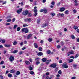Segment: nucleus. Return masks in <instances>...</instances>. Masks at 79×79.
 Listing matches in <instances>:
<instances>
[{"label":"nucleus","instance_id":"nucleus-1","mask_svg":"<svg viewBox=\"0 0 79 79\" xmlns=\"http://www.w3.org/2000/svg\"><path fill=\"white\" fill-rule=\"evenodd\" d=\"M22 32H25V33H29V29L27 28H23L22 29Z\"/></svg>","mask_w":79,"mask_h":79},{"label":"nucleus","instance_id":"nucleus-2","mask_svg":"<svg viewBox=\"0 0 79 79\" xmlns=\"http://www.w3.org/2000/svg\"><path fill=\"white\" fill-rule=\"evenodd\" d=\"M62 67L64 68H68V65H67V63L66 62L63 63L62 65Z\"/></svg>","mask_w":79,"mask_h":79},{"label":"nucleus","instance_id":"nucleus-3","mask_svg":"<svg viewBox=\"0 0 79 79\" xmlns=\"http://www.w3.org/2000/svg\"><path fill=\"white\" fill-rule=\"evenodd\" d=\"M56 66V64L55 63L52 64L49 66L50 68H55Z\"/></svg>","mask_w":79,"mask_h":79},{"label":"nucleus","instance_id":"nucleus-4","mask_svg":"<svg viewBox=\"0 0 79 79\" xmlns=\"http://www.w3.org/2000/svg\"><path fill=\"white\" fill-rule=\"evenodd\" d=\"M28 13L29 11L28 10H25L22 12V15L24 16H26Z\"/></svg>","mask_w":79,"mask_h":79},{"label":"nucleus","instance_id":"nucleus-5","mask_svg":"<svg viewBox=\"0 0 79 79\" xmlns=\"http://www.w3.org/2000/svg\"><path fill=\"white\" fill-rule=\"evenodd\" d=\"M15 60V58L13 56H11L9 58V61L10 62H13Z\"/></svg>","mask_w":79,"mask_h":79},{"label":"nucleus","instance_id":"nucleus-6","mask_svg":"<svg viewBox=\"0 0 79 79\" xmlns=\"http://www.w3.org/2000/svg\"><path fill=\"white\" fill-rule=\"evenodd\" d=\"M60 16H61V17H64V15L63 14L59 13L57 14L58 17H60Z\"/></svg>","mask_w":79,"mask_h":79},{"label":"nucleus","instance_id":"nucleus-7","mask_svg":"<svg viewBox=\"0 0 79 79\" xmlns=\"http://www.w3.org/2000/svg\"><path fill=\"white\" fill-rule=\"evenodd\" d=\"M38 56H42L44 55V53H42V52H40L37 54Z\"/></svg>","mask_w":79,"mask_h":79},{"label":"nucleus","instance_id":"nucleus-8","mask_svg":"<svg viewBox=\"0 0 79 79\" xmlns=\"http://www.w3.org/2000/svg\"><path fill=\"white\" fill-rule=\"evenodd\" d=\"M10 73H15L16 72V71L13 69L11 70L10 71Z\"/></svg>","mask_w":79,"mask_h":79},{"label":"nucleus","instance_id":"nucleus-9","mask_svg":"<svg viewBox=\"0 0 79 79\" xmlns=\"http://www.w3.org/2000/svg\"><path fill=\"white\" fill-rule=\"evenodd\" d=\"M18 52V51L17 50H15L12 52H10L11 53H14V54L15 53H16L17 52Z\"/></svg>","mask_w":79,"mask_h":79},{"label":"nucleus","instance_id":"nucleus-10","mask_svg":"<svg viewBox=\"0 0 79 79\" xmlns=\"http://www.w3.org/2000/svg\"><path fill=\"white\" fill-rule=\"evenodd\" d=\"M67 60L69 61V63H72L73 61V59H68Z\"/></svg>","mask_w":79,"mask_h":79},{"label":"nucleus","instance_id":"nucleus-11","mask_svg":"<svg viewBox=\"0 0 79 79\" xmlns=\"http://www.w3.org/2000/svg\"><path fill=\"white\" fill-rule=\"evenodd\" d=\"M48 26V24L47 23H45V24H43L42 26V27H46V26Z\"/></svg>","mask_w":79,"mask_h":79},{"label":"nucleus","instance_id":"nucleus-12","mask_svg":"<svg viewBox=\"0 0 79 79\" xmlns=\"http://www.w3.org/2000/svg\"><path fill=\"white\" fill-rule=\"evenodd\" d=\"M32 36V34H29V35H28L27 37V39H29L31 36Z\"/></svg>","mask_w":79,"mask_h":79},{"label":"nucleus","instance_id":"nucleus-13","mask_svg":"<svg viewBox=\"0 0 79 79\" xmlns=\"http://www.w3.org/2000/svg\"><path fill=\"white\" fill-rule=\"evenodd\" d=\"M34 45L35 46V48H38V45H37V43H35L34 44Z\"/></svg>","mask_w":79,"mask_h":79},{"label":"nucleus","instance_id":"nucleus-14","mask_svg":"<svg viewBox=\"0 0 79 79\" xmlns=\"http://www.w3.org/2000/svg\"><path fill=\"white\" fill-rule=\"evenodd\" d=\"M47 61V59L45 58H43L42 59V61L43 62H45Z\"/></svg>","mask_w":79,"mask_h":79},{"label":"nucleus","instance_id":"nucleus-15","mask_svg":"<svg viewBox=\"0 0 79 79\" xmlns=\"http://www.w3.org/2000/svg\"><path fill=\"white\" fill-rule=\"evenodd\" d=\"M25 62L26 63V64H27V65H29V64H30V62L26 60Z\"/></svg>","mask_w":79,"mask_h":79},{"label":"nucleus","instance_id":"nucleus-16","mask_svg":"<svg viewBox=\"0 0 79 79\" xmlns=\"http://www.w3.org/2000/svg\"><path fill=\"white\" fill-rule=\"evenodd\" d=\"M21 11H22V10H17L16 12L18 14H20Z\"/></svg>","mask_w":79,"mask_h":79},{"label":"nucleus","instance_id":"nucleus-17","mask_svg":"<svg viewBox=\"0 0 79 79\" xmlns=\"http://www.w3.org/2000/svg\"><path fill=\"white\" fill-rule=\"evenodd\" d=\"M4 46H5L6 47H11V45L5 44H4Z\"/></svg>","mask_w":79,"mask_h":79},{"label":"nucleus","instance_id":"nucleus-18","mask_svg":"<svg viewBox=\"0 0 79 79\" xmlns=\"http://www.w3.org/2000/svg\"><path fill=\"white\" fill-rule=\"evenodd\" d=\"M20 72L17 71L16 73V74L17 76H18V75H19V74H20Z\"/></svg>","mask_w":79,"mask_h":79},{"label":"nucleus","instance_id":"nucleus-19","mask_svg":"<svg viewBox=\"0 0 79 79\" xmlns=\"http://www.w3.org/2000/svg\"><path fill=\"white\" fill-rule=\"evenodd\" d=\"M73 28L74 29H75V30H76V29H78V27L76 26H74L73 27Z\"/></svg>","mask_w":79,"mask_h":79},{"label":"nucleus","instance_id":"nucleus-20","mask_svg":"<svg viewBox=\"0 0 79 79\" xmlns=\"http://www.w3.org/2000/svg\"><path fill=\"white\" fill-rule=\"evenodd\" d=\"M52 40H53L52 38H50L48 39V41H49V42H51L52 41Z\"/></svg>","mask_w":79,"mask_h":79},{"label":"nucleus","instance_id":"nucleus-21","mask_svg":"<svg viewBox=\"0 0 79 79\" xmlns=\"http://www.w3.org/2000/svg\"><path fill=\"white\" fill-rule=\"evenodd\" d=\"M8 76L9 77H12V74L10 73H9L8 75Z\"/></svg>","mask_w":79,"mask_h":79},{"label":"nucleus","instance_id":"nucleus-22","mask_svg":"<svg viewBox=\"0 0 79 79\" xmlns=\"http://www.w3.org/2000/svg\"><path fill=\"white\" fill-rule=\"evenodd\" d=\"M50 15L52 17H53L55 15V13H51L50 14Z\"/></svg>","mask_w":79,"mask_h":79},{"label":"nucleus","instance_id":"nucleus-23","mask_svg":"<svg viewBox=\"0 0 79 79\" xmlns=\"http://www.w3.org/2000/svg\"><path fill=\"white\" fill-rule=\"evenodd\" d=\"M28 16L29 17H31L32 16V14L31 13H28Z\"/></svg>","mask_w":79,"mask_h":79},{"label":"nucleus","instance_id":"nucleus-24","mask_svg":"<svg viewBox=\"0 0 79 79\" xmlns=\"http://www.w3.org/2000/svg\"><path fill=\"white\" fill-rule=\"evenodd\" d=\"M47 53H48V54H50V53H51V51L50 50H48L47 51Z\"/></svg>","mask_w":79,"mask_h":79},{"label":"nucleus","instance_id":"nucleus-25","mask_svg":"<svg viewBox=\"0 0 79 79\" xmlns=\"http://www.w3.org/2000/svg\"><path fill=\"white\" fill-rule=\"evenodd\" d=\"M29 69L30 70V71H32L33 69V68L31 67V66H30L29 67Z\"/></svg>","mask_w":79,"mask_h":79},{"label":"nucleus","instance_id":"nucleus-26","mask_svg":"<svg viewBox=\"0 0 79 79\" xmlns=\"http://www.w3.org/2000/svg\"><path fill=\"white\" fill-rule=\"evenodd\" d=\"M5 42H6V41L5 40H2V44H5Z\"/></svg>","mask_w":79,"mask_h":79},{"label":"nucleus","instance_id":"nucleus-27","mask_svg":"<svg viewBox=\"0 0 79 79\" xmlns=\"http://www.w3.org/2000/svg\"><path fill=\"white\" fill-rule=\"evenodd\" d=\"M30 74H31V75H33L34 74V72L33 71H31L30 72Z\"/></svg>","mask_w":79,"mask_h":79},{"label":"nucleus","instance_id":"nucleus-28","mask_svg":"<svg viewBox=\"0 0 79 79\" xmlns=\"http://www.w3.org/2000/svg\"><path fill=\"white\" fill-rule=\"evenodd\" d=\"M65 13L66 15H68V14H69V11L68 10H66L65 12Z\"/></svg>","mask_w":79,"mask_h":79},{"label":"nucleus","instance_id":"nucleus-29","mask_svg":"<svg viewBox=\"0 0 79 79\" xmlns=\"http://www.w3.org/2000/svg\"><path fill=\"white\" fill-rule=\"evenodd\" d=\"M39 51L41 52V51H42V48L41 47H40L39 48Z\"/></svg>","mask_w":79,"mask_h":79},{"label":"nucleus","instance_id":"nucleus-30","mask_svg":"<svg viewBox=\"0 0 79 79\" xmlns=\"http://www.w3.org/2000/svg\"><path fill=\"white\" fill-rule=\"evenodd\" d=\"M79 56V54H77L75 56V58H77L78 56Z\"/></svg>","mask_w":79,"mask_h":79},{"label":"nucleus","instance_id":"nucleus-31","mask_svg":"<svg viewBox=\"0 0 79 79\" xmlns=\"http://www.w3.org/2000/svg\"><path fill=\"white\" fill-rule=\"evenodd\" d=\"M71 38L72 39H75V37L73 35H72L71 36Z\"/></svg>","mask_w":79,"mask_h":79},{"label":"nucleus","instance_id":"nucleus-32","mask_svg":"<svg viewBox=\"0 0 79 79\" xmlns=\"http://www.w3.org/2000/svg\"><path fill=\"white\" fill-rule=\"evenodd\" d=\"M16 44H17V42H16V41H15L14 42L13 45H16Z\"/></svg>","mask_w":79,"mask_h":79},{"label":"nucleus","instance_id":"nucleus-33","mask_svg":"<svg viewBox=\"0 0 79 79\" xmlns=\"http://www.w3.org/2000/svg\"><path fill=\"white\" fill-rule=\"evenodd\" d=\"M27 20L28 22H29V23H31V18L27 19Z\"/></svg>","mask_w":79,"mask_h":79},{"label":"nucleus","instance_id":"nucleus-34","mask_svg":"<svg viewBox=\"0 0 79 79\" xmlns=\"http://www.w3.org/2000/svg\"><path fill=\"white\" fill-rule=\"evenodd\" d=\"M40 19H38L37 20V23H40Z\"/></svg>","mask_w":79,"mask_h":79},{"label":"nucleus","instance_id":"nucleus-35","mask_svg":"<svg viewBox=\"0 0 79 79\" xmlns=\"http://www.w3.org/2000/svg\"><path fill=\"white\" fill-rule=\"evenodd\" d=\"M69 53H70L71 55H73V54H74V52H73V51H71V52H69Z\"/></svg>","mask_w":79,"mask_h":79},{"label":"nucleus","instance_id":"nucleus-36","mask_svg":"<svg viewBox=\"0 0 79 79\" xmlns=\"http://www.w3.org/2000/svg\"><path fill=\"white\" fill-rule=\"evenodd\" d=\"M21 29V28L20 27H18L17 29V31H20V30Z\"/></svg>","mask_w":79,"mask_h":79},{"label":"nucleus","instance_id":"nucleus-37","mask_svg":"<svg viewBox=\"0 0 79 79\" xmlns=\"http://www.w3.org/2000/svg\"><path fill=\"white\" fill-rule=\"evenodd\" d=\"M65 10V8L64 7H62L60 8V10Z\"/></svg>","mask_w":79,"mask_h":79},{"label":"nucleus","instance_id":"nucleus-38","mask_svg":"<svg viewBox=\"0 0 79 79\" xmlns=\"http://www.w3.org/2000/svg\"><path fill=\"white\" fill-rule=\"evenodd\" d=\"M23 27H27V26H28V25L26 24H24L23 25Z\"/></svg>","mask_w":79,"mask_h":79},{"label":"nucleus","instance_id":"nucleus-39","mask_svg":"<svg viewBox=\"0 0 79 79\" xmlns=\"http://www.w3.org/2000/svg\"><path fill=\"white\" fill-rule=\"evenodd\" d=\"M58 74H61V70H59L58 72Z\"/></svg>","mask_w":79,"mask_h":79},{"label":"nucleus","instance_id":"nucleus-40","mask_svg":"<svg viewBox=\"0 0 79 79\" xmlns=\"http://www.w3.org/2000/svg\"><path fill=\"white\" fill-rule=\"evenodd\" d=\"M73 66L74 68H76V67L77 66V64H73Z\"/></svg>","mask_w":79,"mask_h":79},{"label":"nucleus","instance_id":"nucleus-41","mask_svg":"<svg viewBox=\"0 0 79 79\" xmlns=\"http://www.w3.org/2000/svg\"><path fill=\"white\" fill-rule=\"evenodd\" d=\"M11 21V19H7L6 20L7 22H10V21Z\"/></svg>","mask_w":79,"mask_h":79},{"label":"nucleus","instance_id":"nucleus-42","mask_svg":"<svg viewBox=\"0 0 79 79\" xmlns=\"http://www.w3.org/2000/svg\"><path fill=\"white\" fill-rule=\"evenodd\" d=\"M3 63H4V61H2L0 63V64H3Z\"/></svg>","mask_w":79,"mask_h":79},{"label":"nucleus","instance_id":"nucleus-43","mask_svg":"<svg viewBox=\"0 0 79 79\" xmlns=\"http://www.w3.org/2000/svg\"><path fill=\"white\" fill-rule=\"evenodd\" d=\"M57 48H61V46L58 45L57 47Z\"/></svg>","mask_w":79,"mask_h":79},{"label":"nucleus","instance_id":"nucleus-44","mask_svg":"<svg viewBox=\"0 0 79 79\" xmlns=\"http://www.w3.org/2000/svg\"><path fill=\"white\" fill-rule=\"evenodd\" d=\"M40 59L39 58H37L35 59V60L36 61H39Z\"/></svg>","mask_w":79,"mask_h":79},{"label":"nucleus","instance_id":"nucleus-45","mask_svg":"<svg viewBox=\"0 0 79 79\" xmlns=\"http://www.w3.org/2000/svg\"><path fill=\"white\" fill-rule=\"evenodd\" d=\"M55 3V2H52L51 3V5H54Z\"/></svg>","mask_w":79,"mask_h":79},{"label":"nucleus","instance_id":"nucleus-46","mask_svg":"<svg viewBox=\"0 0 79 79\" xmlns=\"http://www.w3.org/2000/svg\"><path fill=\"white\" fill-rule=\"evenodd\" d=\"M43 12L44 13H47V10H44Z\"/></svg>","mask_w":79,"mask_h":79},{"label":"nucleus","instance_id":"nucleus-47","mask_svg":"<svg viewBox=\"0 0 79 79\" xmlns=\"http://www.w3.org/2000/svg\"><path fill=\"white\" fill-rule=\"evenodd\" d=\"M26 8H29V6L28 5H26Z\"/></svg>","mask_w":79,"mask_h":79},{"label":"nucleus","instance_id":"nucleus-48","mask_svg":"<svg viewBox=\"0 0 79 79\" xmlns=\"http://www.w3.org/2000/svg\"><path fill=\"white\" fill-rule=\"evenodd\" d=\"M15 21V18H14L12 19V22L13 23H14Z\"/></svg>","mask_w":79,"mask_h":79},{"label":"nucleus","instance_id":"nucleus-49","mask_svg":"<svg viewBox=\"0 0 79 79\" xmlns=\"http://www.w3.org/2000/svg\"><path fill=\"white\" fill-rule=\"evenodd\" d=\"M17 27V25H14V29H16V28Z\"/></svg>","mask_w":79,"mask_h":79},{"label":"nucleus","instance_id":"nucleus-50","mask_svg":"<svg viewBox=\"0 0 79 79\" xmlns=\"http://www.w3.org/2000/svg\"><path fill=\"white\" fill-rule=\"evenodd\" d=\"M25 22H28V20H27V19H24Z\"/></svg>","mask_w":79,"mask_h":79},{"label":"nucleus","instance_id":"nucleus-51","mask_svg":"<svg viewBox=\"0 0 79 79\" xmlns=\"http://www.w3.org/2000/svg\"><path fill=\"white\" fill-rule=\"evenodd\" d=\"M0 78H1V79H3V77L1 75H0Z\"/></svg>","mask_w":79,"mask_h":79},{"label":"nucleus","instance_id":"nucleus-52","mask_svg":"<svg viewBox=\"0 0 79 79\" xmlns=\"http://www.w3.org/2000/svg\"><path fill=\"white\" fill-rule=\"evenodd\" d=\"M70 58H73V59H74V56H71L70 57Z\"/></svg>","mask_w":79,"mask_h":79},{"label":"nucleus","instance_id":"nucleus-53","mask_svg":"<svg viewBox=\"0 0 79 79\" xmlns=\"http://www.w3.org/2000/svg\"><path fill=\"white\" fill-rule=\"evenodd\" d=\"M55 72H56L58 71V68H56V69H55Z\"/></svg>","mask_w":79,"mask_h":79},{"label":"nucleus","instance_id":"nucleus-54","mask_svg":"<svg viewBox=\"0 0 79 79\" xmlns=\"http://www.w3.org/2000/svg\"><path fill=\"white\" fill-rule=\"evenodd\" d=\"M20 45H21V46H22L23 45V42H21L20 43Z\"/></svg>","mask_w":79,"mask_h":79},{"label":"nucleus","instance_id":"nucleus-55","mask_svg":"<svg viewBox=\"0 0 79 79\" xmlns=\"http://www.w3.org/2000/svg\"><path fill=\"white\" fill-rule=\"evenodd\" d=\"M38 14H37V13H35L34 14V16H37Z\"/></svg>","mask_w":79,"mask_h":79},{"label":"nucleus","instance_id":"nucleus-56","mask_svg":"<svg viewBox=\"0 0 79 79\" xmlns=\"http://www.w3.org/2000/svg\"><path fill=\"white\" fill-rule=\"evenodd\" d=\"M23 54V52L21 51L20 52L19 54V55H21Z\"/></svg>","mask_w":79,"mask_h":79},{"label":"nucleus","instance_id":"nucleus-57","mask_svg":"<svg viewBox=\"0 0 79 79\" xmlns=\"http://www.w3.org/2000/svg\"><path fill=\"white\" fill-rule=\"evenodd\" d=\"M60 3H60V2H59L57 4V6H60Z\"/></svg>","mask_w":79,"mask_h":79},{"label":"nucleus","instance_id":"nucleus-58","mask_svg":"<svg viewBox=\"0 0 79 79\" xmlns=\"http://www.w3.org/2000/svg\"><path fill=\"white\" fill-rule=\"evenodd\" d=\"M9 73V71L8 70H6V74H8V73Z\"/></svg>","mask_w":79,"mask_h":79},{"label":"nucleus","instance_id":"nucleus-59","mask_svg":"<svg viewBox=\"0 0 79 79\" xmlns=\"http://www.w3.org/2000/svg\"><path fill=\"white\" fill-rule=\"evenodd\" d=\"M73 12L74 13H76L77 11L76 10H73Z\"/></svg>","mask_w":79,"mask_h":79},{"label":"nucleus","instance_id":"nucleus-60","mask_svg":"<svg viewBox=\"0 0 79 79\" xmlns=\"http://www.w3.org/2000/svg\"><path fill=\"white\" fill-rule=\"evenodd\" d=\"M40 62L39 61L36 62V64H40Z\"/></svg>","mask_w":79,"mask_h":79},{"label":"nucleus","instance_id":"nucleus-61","mask_svg":"<svg viewBox=\"0 0 79 79\" xmlns=\"http://www.w3.org/2000/svg\"><path fill=\"white\" fill-rule=\"evenodd\" d=\"M62 60H60L59 61V63H62Z\"/></svg>","mask_w":79,"mask_h":79},{"label":"nucleus","instance_id":"nucleus-62","mask_svg":"<svg viewBox=\"0 0 79 79\" xmlns=\"http://www.w3.org/2000/svg\"><path fill=\"white\" fill-rule=\"evenodd\" d=\"M34 11L35 12V13H37V10H34Z\"/></svg>","mask_w":79,"mask_h":79},{"label":"nucleus","instance_id":"nucleus-63","mask_svg":"<svg viewBox=\"0 0 79 79\" xmlns=\"http://www.w3.org/2000/svg\"><path fill=\"white\" fill-rule=\"evenodd\" d=\"M71 79H76V77H72Z\"/></svg>","mask_w":79,"mask_h":79},{"label":"nucleus","instance_id":"nucleus-64","mask_svg":"<svg viewBox=\"0 0 79 79\" xmlns=\"http://www.w3.org/2000/svg\"><path fill=\"white\" fill-rule=\"evenodd\" d=\"M44 9H41V10H47V9L45 8H44Z\"/></svg>","mask_w":79,"mask_h":79}]
</instances>
